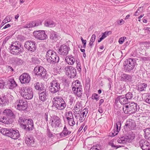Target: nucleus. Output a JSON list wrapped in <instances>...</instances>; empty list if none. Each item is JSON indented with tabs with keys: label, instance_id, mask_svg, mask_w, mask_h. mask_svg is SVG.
Wrapping results in <instances>:
<instances>
[{
	"label": "nucleus",
	"instance_id": "obj_33",
	"mask_svg": "<svg viewBox=\"0 0 150 150\" xmlns=\"http://www.w3.org/2000/svg\"><path fill=\"white\" fill-rule=\"evenodd\" d=\"M30 63L31 65H35L38 66V65L40 64V61L38 58L32 57L30 62Z\"/></svg>",
	"mask_w": 150,
	"mask_h": 150
},
{
	"label": "nucleus",
	"instance_id": "obj_31",
	"mask_svg": "<svg viewBox=\"0 0 150 150\" xmlns=\"http://www.w3.org/2000/svg\"><path fill=\"white\" fill-rule=\"evenodd\" d=\"M115 128L113 130L112 132L115 134H116V135L120 130L121 127V122L120 121H119L117 122L115 125H114Z\"/></svg>",
	"mask_w": 150,
	"mask_h": 150
},
{
	"label": "nucleus",
	"instance_id": "obj_30",
	"mask_svg": "<svg viewBox=\"0 0 150 150\" xmlns=\"http://www.w3.org/2000/svg\"><path fill=\"white\" fill-rule=\"evenodd\" d=\"M137 64L135 60L132 58L126 59L124 63L123 66H135Z\"/></svg>",
	"mask_w": 150,
	"mask_h": 150
},
{
	"label": "nucleus",
	"instance_id": "obj_16",
	"mask_svg": "<svg viewBox=\"0 0 150 150\" xmlns=\"http://www.w3.org/2000/svg\"><path fill=\"white\" fill-rule=\"evenodd\" d=\"M70 50V48L67 45H62L59 48L58 52L62 56H65L67 54Z\"/></svg>",
	"mask_w": 150,
	"mask_h": 150
},
{
	"label": "nucleus",
	"instance_id": "obj_42",
	"mask_svg": "<svg viewBox=\"0 0 150 150\" xmlns=\"http://www.w3.org/2000/svg\"><path fill=\"white\" fill-rule=\"evenodd\" d=\"M111 33L112 32L111 31H106L105 32L102 33V36L101 38L103 40L109 35L111 34Z\"/></svg>",
	"mask_w": 150,
	"mask_h": 150
},
{
	"label": "nucleus",
	"instance_id": "obj_17",
	"mask_svg": "<svg viewBox=\"0 0 150 150\" xmlns=\"http://www.w3.org/2000/svg\"><path fill=\"white\" fill-rule=\"evenodd\" d=\"M19 79L22 83H28L30 81V77L28 74L24 73L20 76Z\"/></svg>",
	"mask_w": 150,
	"mask_h": 150
},
{
	"label": "nucleus",
	"instance_id": "obj_1",
	"mask_svg": "<svg viewBox=\"0 0 150 150\" xmlns=\"http://www.w3.org/2000/svg\"><path fill=\"white\" fill-rule=\"evenodd\" d=\"M18 122L21 127L26 132H30L34 129L33 120L23 116L19 117Z\"/></svg>",
	"mask_w": 150,
	"mask_h": 150
},
{
	"label": "nucleus",
	"instance_id": "obj_3",
	"mask_svg": "<svg viewBox=\"0 0 150 150\" xmlns=\"http://www.w3.org/2000/svg\"><path fill=\"white\" fill-rule=\"evenodd\" d=\"M8 50L11 54L14 55L19 54L23 51V46L18 41L12 42Z\"/></svg>",
	"mask_w": 150,
	"mask_h": 150
},
{
	"label": "nucleus",
	"instance_id": "obj_53",
	"mask_svg": "<svg viewBox=\"0 0 150 150\" xmlns=\"http://www.w3.org/2000/svg\"><path fill=\"white\" fill-rule=\"evenodd\" d=\"M99 96L96 93H93L92 96V99H95L96 101H98L99 100Z\"/></svg>",
	"mask_w": 150,
	"mask_h": 150
},
{
	"label": "nucleus",
	"instance_id": "obj_35",
	"mask_svg": "<svg viewBox=\"0 0 150 150\" xmlns=\"http://www.w3.org/2000/svg\"><path fill=\"white\" fill-rule=\"evenodd\" d=\"M126 137L127 140L128 142L132 141L134 139L135 134L133 132H129L128 135L126 136Z\"/></svg>",
	"mask_w": 150,
	"mask_h": 150
},
{
	"label": "nucleus",
	"instance_id": "obj_12",
	"mask_svg": "<svg viewBox=\"0 0 150 150\" xmlns=\"http://www.w3.org/2000/svg\"><path fill=\"white\" fill-rule=\"evenodd\" d=\"M136 124L134 121L131 119H129L126 122L124 129L127 131L135 129Z\"/></svg>",
	"mask_w": 150,
	"mask_h": 150
},
{
	"label": "nucleus",
	"instance_id": "obj_26",
	"mask_svg": "<svg viewBox=\"0 0 150 150\" xmlns=\"http://www.w3.org/2000/svg\"><path fill=\"white\" fill-rule=\"evenodd\" d=\"M49 32L50 38L51 40H53L54 41H56L60 38L59 34L57 32L53 30H50Z\"/></svg>",
	"mask_w": 150,
	"mask_h": 150
},
{
	"label": "nucleus",
	"instance_id": "obj_9",
	"mask_svg": "<svg viewBox=\"0 0 150 150\" xmlns=\"http://www.w3.org/2000/svg\"><path fill=\"white\" fill-rule=\"evenodd\" d=\"M17 109L19 110L27 111L28 104L27 101L24 99H19L16 101Z\"/></svg>",
	"mask_w": 150,
	"mask_h": 150
},
{
	"label": "nucleus",
	"instance_id": "obj_18",
	"mask_svg": "<svg viewBox=\"0 0 150 150\" xmlns=\"http://www.w3.org/2000/svg\"><path fill=\"white\" fill-rule=\"evenodd\" d=\"M139 144L142 150H150V144L145 139H141Z\"/></svg>",
	"mask_w": 150,
	"mask_h": 150
},
{
	"label": "nucleus",
	"instance_id": "obj_6",
	"mask_svg": "<svg viewBox=\"0 0 150 150\" xmlns=\"http://www.w3.org/2000/svg\"><path fill=\"white\" fill-rule=\"evenodd\" d=\"M46 57L47 61L51 64L58 63L59 61V57L56 53L52 50H49L47 52Z\"/></svg>",
	"mask_w": 150,
	"mask_h": 150
},
{
	"label": "nucleus",
	"instance_id": "obj_23",
	"mask_svg": "<svg viewBox=\"0 0 150 150\" xmlns=\"http://www.w3.org/2000/svg\"><path fill=\"white\" fill-rule=\"evenodd\" d=\"M25 142L28 146H34V139L30 136H26L25 139Z\"/></svg>",
	"mask_w": 150,
	"mask_h": 150
},
{
	"label": "nucleus",
	"instance_id": "obj_40",
	"mask_svg": "<svg viewBox=\"0 0 150 150\" xmlns=\"http://www.w3.org/2000/svg\"><path fill=\"white\" fill-rule=\"evenodd\" d=\"M46 134L47 136L49 138L54 137L55 134V133L53 134L52 132L51 131L48 125L47 127Z\"/></svg>",
	"mask_w": 150,
	"mask_h": 150
},
{
	"label": "nucleus",
	"instance_id": "obj_45",
	"mask_svg": "<svg viewBox=\"0 0 150 150\" xmlns=\"http://www.w3.org/2000/svg\"><path fill=\"white\" fill-rule=\"evenodd\" d=\"M75 60L73 57H70L69 58V59L67 61L68 64H69L72 65L75 62Z\"/></svg>",
	"mask_w": 150,
	"mask_h": 150
},
{
	"label": "nucleus",
	"instance_id": "obj_15",
	"mask_svg": "<svg viewBox=\"0 0 150 150\" xmlns=\"http://www.w3.org/2000/svg\"><path fill=\"white\" fill-rule=\"evenodd\" d=\"M78 86L77 85L76 87H73L72 90L74 94L78 98H81L83 94L82 86L79 85Z\"/></svg>",
	"mask_w": 150,
	"mask_h": 150
},
{
	"label": "nucleus",
	"instance_id": "obj_27",
	"mask_svg": "<svg viewBox=\"0 0 150 150\" xmlns=\"http://www.w3.org/2000/svg\"><path fill=\"white\" fill-rule=\"evenodd\" d=\"M120 78L121 81H123L130 82L132 80V76L130 75L124 73L121 74Z\"/></svg>",
	"mask_w": 150,
	"mask_h": 150
},
{
	"label": "nucleus",
	"instance_id": "obj_48",
	"mask_svg": "<svg viewBox=\"0 0 150 150\" xmlns=\"http://www.w3.org/2000/svg\"><path fill=\"white\" fill-rule=\"evenodd\" d=\"M125 96L128 100H130L133 97V95L132 93L130 92H128L125 95Z\"/></svg>",
	"mask_w": 150,
	"mask_h": 150
},
{
	"label": "nucleus",
	"instance_id": "obj_58",
	"mask_svg": "<svg viewBox=\"0 0 150 150\" xmlns=\"http://www.w3.org/2000/svg\"><path fill=\"white\" fill-rule=\"evenodd\" d=\"M43 119L45 120L47 123H48L47 122L48 120V113H45Z\"/></svg>",
	"mask_w": 150,
	"mask_h": 150
},
{
	"label": "nucleus",
	"instance_id": "obj_21",
	"mask_svg": "<svg viewBox=\"0 0 150 150\" xmlns=\"http://www.w3.org/2000/svg\"><path fill=\"white\" fill-rule=\"evenodd\" d=\"M119 101L122 104H126L129 102L125 95L118 96L115 99V103H117Z\"/></svg>",
	"mask_w": 150,
	"mask_h": 150
},
{
	"label": "nucleus",
	"instance_id": "obj_41",
	"mask_svg": "<svg viewBox=\"0 0 150 150\" xmlns=\"http://www.w3.org/2000/svg\"><path fill=\"white\" fill-rule=\"evenodd\" d=\"M117 141L119 143L123 144H125L127 142H128L127 138L126 137L125 138L124 137L119 138L117 139Z\"/></svg>",
	"mask_w": 150,
	"mask_h": 150
},
{
	"label": "nucleus",
	"instance_id": "obj_55",
	"mask_svg": "<svg viewBox=\"0 0 150 150\" xmlns=\"http://www.w3.org/2000/svg\"><path fill=\"white\" fill-rule=\"evenodd\" d=\"M126 38L125 37H123L120 38L118 42L120 44H122L124 41V40Z\"/></svg>",
	"mask_w": 150,
	"mask_h": 150
},
{
	"label": "nucleus",
	"instance_id": "obj_44",
	"mask_svg": "<svg viewBox=\"0 0 150 150\" xmlns=\"http://www.w3.org/2000/svg\"><path fill=\"white\" fill-rule=\"evenodd\" d=\"M74 117L72 112L71 111H69L66 112L65 114V118L67 120Z\"/></svg>",
	"mask_w": 150,
	"mask_h": 150
},
{
	"label": "nucleus",
	"instance_id": "obj_2",
	"mask_svg": "<svg viewBox=\"0 0 150 150\" xmlns=\"http://www.w3.org/2000/svg\"><path fill=\"white\" fill-rule=\"evenodd\" d=\"M3 113L7 117L3 116H0V122L7 124L12 123L14 121L15 117L12 110L9 109H5Z\"/></svg>",
	"mask_w": 150,
	"mask_h": 150
},
{
	"label": "nucleus",
	"instance_id": "obj_56",
	"mask_svg": "<svg viewBox=\"0 0 150 150\" xmlns=\"http://www.w3.org/2000/svg\"><path fill=\"white\" fill-rule=\"evenodd\" d=\"M100 146L98 145H96V146H93V147H91L90 150H100Z\"/></svg>",
	"mask_w": 150,
	"mask_h": 150
},
{
	"label": "nucleus",
	"instance_id": "obj_11",
	"mask_svg": "<svg viewBox=\"0 0 150 150\" xmlns=\"http://www.w3.org/2000/svg\"><path fill=\"white\" fill-rule=\"evenodd\" d=\"M51 125L55 128H60L62 127V120L58 116L54 115L53 116V120L51 123Z\"/></svg>",
	"mask_w": 150,
	"mask_h": 150
},
{
	"label": "nucleus",
	"instance_id": "obj_50",
	"mask_svg": "<svg viewBox=\"0 0 150 150\" xmlns=\"http://www.w3.org/2000/svg\"><path fill=\"white\" fill-rule=\"evenodd\" d=\"M32 22L33 27H35L41 25L42 24V21L40 20H37L33 21Z\"/></svg>",
	"mask_w": 150,
	"mask_h": 150
},
{
	"label": "nucleus",
	"instance_id": "obj_43",
	"mask_svg": "<svg viewBox=\"0 0 150 150\" xmlns=\"http://www.w3.org/2000/svg\"><path fill=\"white\" fill-rule=\"evenodd\" d=\"M144 100L146 103L150 104V93H147L144 96Z\"/></svg>",
	"mask_w": 150,
	"mask_h": 150
},
{
	"label": "nucleus",
	"instance_id": "obj_37",
	"mask_svg": "<svg viewBox=\"0 0 150 150\" xmlns=\"http://www.w3.org/2000/svg\"><path fill=\"white\" fill-rule=\"evenodd\" d=\"M145 134V138L148 140H150V128H146L144 129Z\"/></svg>",
	"mask_w": 150,
	"mask_h": 150
},
{
	"label": "nucleus",
	"instance_id": "obj_32",
	"mask_svg": "<svg viewBox=\"0 0 150 150\" xmlns=\"http://www.w3.org/2000/svg\"><path fill=\"white\" fill-rule=\"evenodd\" d=\"M55 23L51 20L45 21L44 24L45 26L49 27H54L55 26Z\"/></svg>",
	"mask_w": 150,
	"mask_h": 150
},
{
	"label": "nucleus",
	"instance_id": "obj_13",
	"mask_svg": "<svg viewBox=\"0 0 150 150\" xmlns=\"http://www.w3.org/2000/svg\"><path fill=\"white\" fill-rule=\"evenodd\" d=\"M34 36L36 38L40 40H44L47 37L44 30H39L35 31L33 33Z\"/></svg>",
	"mask_w": 150,
	"mask_h": 150
},
{
	"label": "nucleus",
	"instance_id": "obj_20",
	"mask_svg": "<svg viewBox=\"0 0 150 150\" xmlns=\"http://www.w3.org/2000/svg\"><path fill=\"white\" fill-rule=\"evenodd\" d=\"M18 85L13 78H9L6 83V87L10 89H13L15 88Z\"/></svg>",
	"mask_w": 150,
	"mask_h": 150
},
{
	"label": "nucleus",
	"instance_id": "obj_29",
	"mask_svg": "<svg viewBox=\"0 0 150 150\" xmlns=\"http://www.w3.org/2000/svg\"><path fill=\"white\" fill-rule=\"evenodd\" d=\"M35 89L39 92L42 91L45 89L43 84L41 83L36 82L34 84Z\"/></svg>",
	"mask_w": 150,
	"mask_h": 150
},
{
	"label": "nucleus",
	"instance_id": "obj_28",
	"mask_svg": "<svg viewBox=\"0 0 150 150\" xmlns=\"http://www.w3.org/2000/svg\"><path fill=\"white\" fill-rule=\"evenodd\" d=\"M71 132V131L69 130L65 125L62 132L59 134V135L61 137L63 138L69 136Z\"/></svg>",
	"mask_w": 150,
	"mask_h": 150
},
{
	"label": "nucleus",
	"instance_id": "obj_46",
	"mask_svg": "<svg viewBox=\"0 0 150 150\" xmlns=\"http://www.w3.org/2000/svg\"><path fill=\"white\" fill-rule=\"evenodd\" d=\"M114 140H112L108 142V145L111 146L112 148H114L115 149H117L118 148L121 147V146H116L113 143Z\"/></svg>",
	"mask_w": 150,
	"mask_h": 150
},
{
	"label": "nucleus",
	"instance_id": "obj_10",
	"mask_svg": "<svg viewBox=\"0 0 150 150\" xmlns=\"http://www.w3.org/2000/svg\"><path fill=\"white\" fill-rule=\"evenodd\" d=\"M36 43L34 41H26L25 42L24 46L25 48L31 53L34 52L36 50Z\"/></svg>",
	"mask_w": 150,
	"mask_h": 150
},
{
	"label": "nucleus",
	"instance_id": "obj_24",
	"mask_svg": "<svg viewBox=\"0 0 150 150\" xmlns=\"http://www.w3.org/2000/svg\"><path fill=\"white\" fill-rule=\"evenodd\" d=\"M40 68L38 71V73H36V74L40 76L43 79H47V76L46 74V71L42 66H40Z\"/></svg>",
	"mask_w": 150,
	"mask_h": 150
},
{
	"label": "nucleus",
	"instance_id": "obj_49",
	"mask_svg": "<svg viewBox=\"0 0 150 150\" xmlns=\"http://www.w3.org/2000/svg\"><path fill=\"white\" fill-rule=\"evenodd\" d=\"M10 21V18L9 16H7L5 19L3 20V21L1 23V28L5 24L9 22Z\"/></svg>",
	"mask_w": 150,
	"mask_h": 150
},
{
	"label": "nucleus",
	"instance_id": "obj_57",
	"mask_svg": "<svg viewBox=\"0 0 150 150\" xmlns=\"http://www.w3.org/2000/svg\"><path fill=\"white\" fill-rule=\"evenodd\" d=\"M13 67L11 66H8V68H7V69L8 70V71H14V70L15 69V67Z\"/></svg>",
	"mask_w": 150,
	"mask_h": 150
},
{
	"label": "nucleus",
	"instance_id": "obj_47",
	"mask_svg": "<svg viewBox=\"0 0 150 150\" xmlns=\"http://www.w3.org/2000/svg\"><path fill=\"white\" fill-rule=\"evenodd\" d=\"M68 124L70 126H73L75 124L74 121V117L67 120Z\"/></svg>",
	"mask_w": 150,
	"mask_h": 150
},
{
	"label": "nucleus",
	"instance_id": "obj_7",
	"mask_svg": "<svg viewBox=\"0 0 150 150\" xmlns=\"http://www.w3.org/2000/svg\"><path fill=\"white\" fill-rule=\"evenodd\" d=\"M21 94L25 98L31 99L33 96V92L32 89L30 87L25 88H23V90H21Z\"/></svg>",
	"mask_w": 150,
	"mask_h": 150
},
{
	"label": "nucleus",
	"instance_id": "obj_51",
	"mask_svg": "<svg viewBox=\"0 0 150 150\" xmlns=\"http://www.w3.org/2000/svg\"><path fill=\"white\" fill-rule=\"evenodd\" d=\"M32 27H33V25L32 22L28 23L25 25L23 26V28H29Z\"/></svg>",
	"mask_w": 150,
	"mask_h": 150
},
{
	"label": "nucleus",
	"instance_id": "obj_5",
	"mask_svg": "<svg viewBox=\"0 0 150 150\" xmlns=\"http://www.w3.org/2000/svg\"><path fill=\"white\" fill-rule=\"evenodd\" d=\"M53 105L57 109L62 110L66 106V103L63 98L60 96H56L53 98L52 100Z\"/></svg>",
	"mask_w": 150,
	"mask_h": 150
},
{
	"label": "nucleus",
	"instance_id": "obj_59",
	"mask_svg": "<svg viewBox=\"0 0 150 150\" xmlns=\"http://www.w3.org/2000/svg\"><path fill=\"white\" fill-rule=\"evenodd\" d=\"M96 38V35L95 34H93L92 35L91 37L90 40V41H91V42H94Z\"/></svg>",
	"mask_w": 150,
	"mask_h": 150
},
{
	"label": "nucleus",
	"instance_id": "obj_63",
	"mask_svg": "<svg viewBox=\"0 0 150 150\" xmlns=\"http://www.w3.org/2000/svg\"><path fill=\"white\" fill-rule=\"evenodd\" d=\"M40 66H36L34 69V72L36 73H38V71L40 69Z\"/></svg>",
	"mask_w": 150,
	"mask_h": 150
},
{
	"label": "nucleus",
	"instance_id": "obj_64",
	"mask_svg": "<svg viewBox=\"0 0 150 150\" xmlns=\"http://www.w3.org/2000/svg\"><path fill=\"white\" fill-rule=\"evenodd\" d=\"M143 7H139L138 9L137 10V11L139 12V13H141L143 12Z\"/></svg>",
	"mask_w": 150,
	"mask_h": 150
},
{
	"label": "nucleus",
	"instance_id": "obj_4",
	"mask_svg": "<svg viewBox=\"0 0 150 150\" xmlns=\"http://www.w3.org/2000/svg\"><path fill=\"white\" fill-rule=\"evenodd\" d=\"M139 107L137 104L134 102H132L129 104L123 105V110L125 114L134 113L139 110Z\"/></svg>",
	"mask_w": 150,
	"mask_h": 150
},
{
	"label": "nucleus",
	"instance_id": "obj_62",
	"mask_svg": "<svg viewBox=\"0 0 150 150\" xmlns=\"http://www.w3.org/2000/svg\"><path fill=\"white\" fill-rule=\"evenodd\" d=\"M124 21L123 20V19H121L120 20H118L117 21V23L119 25H122L124 24Z\"/></svg>",
	"mask_w": 150,
	"mask_h": 150
},
{
	"label": "nucleus",
	"instance_id": "obj_8",
	"mask_svg": "<svg viewBox=\"0 0 150 150\" xmlns=\"http://www.w3.org/2000/svg\"><path fill=\"white\" fill-rule=\"evenodd\" d=\"M49 87L50 92L54 94L59 91L60 89V84L56 80H53L50 83Z\"/></svg>",
	"mask_w": 150,
	"mask_h": 150
},
{
	"label": "nucleus",
	"instance_id": "obj_25",
	"mask_svg": "<svg viewBox=\"0 0 150 150\" xmlns=\"http://www.w3.org/2000/svg\"><path fill=\"white\" fill-rule=\"evenodd\" d=\"M40 99L42 102H44L46 100L47 97V93L46 92V89H43V90L39 92Z\"/></svg>",
	"mask_w": 150,
	"mask_h": 150
},
{
	"label": "nucleus",
	"instance_id": "obj_36",
	"mask_svg": "<svg viewBox=\"0 0 150 150\" xmlns=\"http://www.w3.org/2000/svg\"><path fill=\"white\" fill-rule=\"evenodd\" d=\"M8 98H7V96H4L3 97H1V99H0V104L2 105V106H3L5 104V103H7V102L8 101Z\"/></svg>",
	"mask_w": 150,
	"mask_h": 150
},
{
	"label": "nucleus",
	"instance_id": "obj_22",
	"mask_svg": "<svg viewBox=\"0 0 150 150\" xmlns=\"http://www.w3.org/2000/svg\"><path fill=\"white\" fill-rule=\"evenodd\" d=\"M11 63L13 65H25V61L18 58L13 57L11 58Z\"/></svg>",
	"mask_w": 150,
	"mask_h": 150
},
{
	"label": "nucleus",
	"instance_id": "obj_60",
	"mask_svg": "<svg viewBox=\"0 0 150 150\" xmlns=\"http://www.w3.org/2000/svg\"><path fill=\"white\" fill-rule=\"evenodd\" d=\"M70 98L69 100V103L70 105H71L73 103L74 98L72 97H70Z\"/></svg>",
	"mask_w": 150,
	"mask_h": 150
},
{
	"label": "nucleus",
	"instance_id": "obj_52",
	"mask_svg": "<svg viewBox=\"0 0 150 150\" xmlns=\"http://www.w3.org/2000/svg\"><path fill=\"white\" fill-rule=\"evenodd\" d=\"M88 110L87 108H84L82 111L81 115H82V116H84L86 117V115L88 113Z\"/></svg>",
	"mask_w": 150,
	"mask_h": 150
},
{
	"label": "nucleus",
	"instance_id": "obj_61",
	"mask_svg": "<svg viewBox=\"0 0 150 150\" xmlns=\"http://www.w3.org/2000/svg\"><path fill=\"white\" fill-rule=\"evenodd\" d=\"M80 106V104L79 103V104H76L74 107V108L75 110H78L79 109V108Z\"/></svg>",
	"mask_w": 150,
	"mask_h": 150
},
{
	"label": "nucleus",
	"instance_id": "obj_54",
	"mask_svg": "<svg viewBox=\"0 0 150 150\" xmlns=\"http://www.w3.org/2000/svg\"><path fill=\"white\" fill-rule=\"evenodd\" d=\"M6 82H4L3 81L0 80V88H3L4 86H6Z\"/></svg>",
	"mask_w": 150,
	"mask_h": 150
},
{
	"label": "nucleus",
	"instance_id": "obj_38",
	"mask_svg": "<svg viewBox=\"0 0 150 150\" xmlns=\"http://www.w3.org/2000/svg\"><path fill=\"white\" fill-rule=\"evenodd\" d=\"M134 66H123L122 69L125 72H131L133 71Z\"/></svg>",
	"mask_w": 150,
	"mask_h": 150
},
{
	"label": "nucleus",
	"instance_id": "obj_19",
	"mask_svg": "<svg viewBox=\"0 0 150 150\" xmlns=\"http://www.w3.org/2000/svg\"><path fill=\"white\" fill-rule=\"evenodd\" d=\"M9 132L8 137L13 139H16L20 137V134L19 131L17 130L10 129Z\"/></svg>",
	"mask_w": 150,
	"mask_h": 150
},
{
	"label": "nucleus",
	"instance_id": "obj_34",
	"mask_svg": "<svg viewBox=\"0 0 150 150\" xmlns=\"http://www.w3.org/2000/svg\"><path fill=\"white\" fill-rule=\"evenodd\" d=\"M147 86V84L145 83H141L137 87V90L139 91H145L146 88Z\"/></svg>",
	"mask_w": 150,
	"mask_h": 150
},
{
	"label": "nucleus",
	"instance_id": "obj_39",
	"mask_svg": "<svg viewBox=\"0 0 150 150\" xmlns=\"http://www.w3.org/2000/svg\"><path fill=\"white\" fill-rule=\"evenodd\" d=\"M10 129L2 128L1 130V133L3 135L8 136Z\"/></svg>",
	"mask_w": 150,
	"mask_h": 150
},
{
	"label": "nucleus",
	"instance_id": "obj_14",
	"mask_svg": "<svg viewBox=\"0 0 150 150\" xmlns=\"http://www.w3.org/2000/svg\"><path fill=\"white\" fill-rule=\"evenodd\" d=\"M66 74L70 78H74L76 76V69L73 66H67L65 68Z\"/></svg>",
	"mask_w": 150,
	"mask_h": 150
}]
</instances>
